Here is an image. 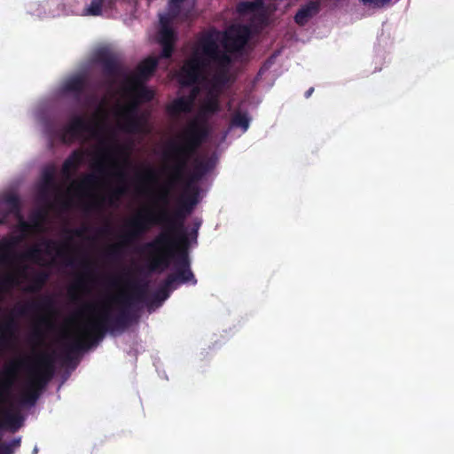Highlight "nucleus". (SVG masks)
Segmentation results:
<instances>
[{"instance_id": "nucleus-1", "label": "nucleus", "mask_w": 454, "mask_h": 454, "mask_svg": "<svg viewBox=\"0 0 454 454\" xmlns=\"http://www.w3.org/2000/svg\"><path fill=\"white\" fill-rule=\"evenodd\" d=\"M130 292L121 293L116 301L121 305L119 312L112 316L109 309L100 311L98 317L89 321L83 328V334L90 343L81 338H76L71 342L64 344L63 361L69 364L73 360V355L90 347V344L101 340L109 332L124 331L138 317L137 312L140 303L146 302L148 283L131 281L129 283Z\"/></svg>"}, {"instance_id": "nucleus-2", "label": "nucleus", "mask_w": 454, "mask_h": 454, "mask_svg": "<svg viewBox=\"0 0 454 454\" xmlns=\"http://www.w3.org/2000/svg\"><path fill=\"white\" fill-rule=\"evenodd\" d=\"M189 247L190 239L186 233L179 237H170L168 232H160L153 240L144 247L152 257L150 270L163 271L168 268L171 259H174L175 271L167 276V285H196L197 279L191 270Z\"/></svg>"}, {"instance_id": "nucleus-3", "label": "nucleus", "mask_w": 454, "mask_h": 454, "mask_svg": "<svg viewBox=\"0 0 454 454\" xmlns=\"http://www.w3.org/2000/svg\"><path fill=\"white\" fill-rule=\"evenodd\" d=\"M209 130L207 122L192 121L188 127L168 144L165 156L173 161L170 184H184L185 190L199 189L197 183L204 176L192 168L187 174L189 161L196 155L198 150L207 140Z\"/></svg>"}, {"instance_id": "nucleus-4", "label": "nucleus", "mask_w": 454, "mask_h": 454, "mask_svg": "<svg viewBox=\"0 0 454 454\" xmlns=\"http://www.w3.org/2000/svg\"><path fill=\"white\" fill-rule=\"evenodd\" d=\"M211 62L217 65V72L213 77L215 85H225L229 79L231 57L220 50L214 32H207L199 38L191 57L181 67V86L199 84L204 79L205 72Z\"/></svg>"}, {"instance_id": "nucleus-5", "label": "nucleus", "mask_w": 454, "mask_h": 454, "mask_svg": "<svg viewBox=\"0 0 454 454\" xmlns=\"http://www.w3.org/2000/svg\"><path fill=\"white\" fill-rule=\"evenodd\" d=\"M155 224H160L163 227L161 232H168L170 237L185 234L184 215L181 210L170 213L167 209H163L158 215H154L149 210L140 211L127 222L126 230L121 235V243L110 247L108 255L118 256L121 246L131 245Z\"/></svg>"}, {"instance_id": "nucleus-6", "label": "nucleus", "mask_w": 454, "mask_h": 454, "mask_svg": "<svg viewBox=\"0 0 454 454\" xmlns=\"http://www.w3.org/2000/svg\"><path fill=\"white\" fill-rule=\"evenodd\" d=\"M159 58L148 57L137 67L136 73L131 77L128 76L127 70L119 58V55L107 47L98 49L93 55V63L99 65L102 74L106 78L108 87L117 84L120 79L125 78L129 83H142L147 81L155 72Z\"/></svg>"}, {"instance_id": "nucleus-7", "label": "nucleus", "mask_w": 454, "mask_h": 454, "mask_svg": "<svg viewBox=\"0 0 454 454\" xmlns=\"http://www.w3.org/2000/svg\"><path fill=\"white\" fill-rule=\"evenodd\" d=\"M183 3L169 0L168 4V16H161L160 19V28L158 32V42L162 50L161 58H171L175 50L176 35L173 28L170 27V20L177 18L181 13V5Z\"/></svg>"}, {"instance_id": "nucleus-8", "label": "nucleus", "mask_w": 454, "mask_h": 454, "mask_svg": "<svg viewBox=\"0 0 454 454\" xmlns=\"http://www.w3.org/2000/svg\"><path fill=\"white\" fill-rule=\"evenodd\" d=\"M105 129V124L94 126L84 116L76 115L60 131V139L63 143H67L82 132H90L94 137H99Z\"/></svg>"}, {"instance_id": "nucleus-9", "label": "nucleus", "mask_w": 454, "mask_h": 454, "mask_svg": "<svg viewBox=\"0 0 454 454\" xmlns=\"http://www.w3.org/2000/svg\"><path fill=\"white\" fill-rule=\"evenodd\" d=\"M139 103L135 99L117 112V116L123 120L121 129L127 133H137L143 126L142 117L138 115Z\"/></svg>"}, {"instance_id": "nucleus-10", "label": "nucleus", "mask_w": 454, "mask_h": 454, "mask_svg": "<svg viewBox=\"0 0 454 454\" xmlns=\"http://www.w3.org/2000/svg\"><path fill=\"white\" fill-rule=\"evenodd\" d=\"M55 355L43 353L37 360L36 367L33 372V376L36 377L35 383L40 387H46L55 374Z\"/></svg>"}, {"instance_id": "nucleus-11", "label": "nucleus", "mask_w": 454, "mask_h": 454, "mask_svg": "<svg viewBox=\"0 0 454 454\" xmlns=\"http://www.w3.org/2000/svg\"><path fill=\"white\" fill-rule=\"evenodd\" d=\"M87 87L86 76L77 74L68 77L62 85V90L66 94H71L75 101L79 102Z\"/></svg>"}, {"instance_id": "nucleus-12", "label": "nucleus", "mask_w": 454, "mask_h": 454, "mask_svg": "<svg viewBox=\"0 0 454 454\" xmlns=\"http://www.w3.org/2000/svg\"><path fill=\"white\" fill-rule=\"evenodd\" d=\"M320 10L321 0H309L298 9L294 20L298 26L304 27L312 18L319 13Z\"/></svg>"}, {"instance_id": "nucleus-13", "label": "nucleus", "mask_w": 454, "mask_h": 454, "mask_svg": "<svg viewBox=\"0 0 454 454\" xmlns=\"http://www.w3.org/2000/svg\"><path fill=\"white\" fill-rule=\"evenodd\" d=\"M53 308V300L50 296H43L36 301H29L17 309L20 316H26L29 313L48 311Z\"/></svg>"}, {"instance_id": "nucleus-14", "label": "nucleus", "mask_w": 454, "mask_h": 454, "mask_svg": "<svg viewBox=\"0 0 454 454\" xmlns=\"http://www.w3.org/2000/svg\"><path fill=\"white\" fill-rule=\"evenodd\" d=\"M242 33L239 32L235 35H226L223 47L226 53L239 52L243 50L248 40L249 30L244 27Z\"/></svg>"}, {"instance_id": "nucleus-15", "label": "nucleus", "mask_w": 454, "mask_h": 454, "mask_svg": "<svg viewBox=\"0 0 454 454\" xmlns=\"http://www.w3.org/2000/svg\"><path fill=\"white\" fill-rule=\"evenodd\" d=\"M43 244L46 248V254H50L52 251H56L57 255L64 260V263L67 266L73 267L75 265V259L69 254V246L67 243L60 245L52 239H46L43 242Z\"/></svg>"}, {"instance_id": "nucleus-16", "label": "nucleus", "mask_w": 454, "mask_h": 454, "mask_svg": "<svg viewBox=\"0 0 454 454\" xmlns=\"http://www.w3.org/2000/svg\"><path fill=\"white\" fill-rule=\"evenodd\" d=\"M25 364V360H16L8 364L4 370V380L1 383L0 394L8 393L13 384L19 370Z\"/></svg>"}, {"instance_id": "nucleus-17", "label": "nucleus", "mask_w": 454, "mask_h": 454, "mask_svg": "<svg viewBox=\"0 0 454 454\" xmlns=\"http://www.w3.org/2000/svg\"><path fill=\"white\" fill-rule=\"evenodd\" d=\"M102 144L106 143H113L114 146L111 148H108L106 152V153L97 161H95L92 165V168L95 172L100 174V175H106L107 173V167H106V156L109 154V153L113 150H114L117 153L122 152V147L120 146L115 143V136L113 131L110 132V137L108 138L103 139Z\"/></svg>"}, {"instance_id": "nucleus-18", "label": "nucleus", "mask_w": 454, "mask_h": 454, "mask_svg": "<svg viewBox=\"0 0 454 454\" xmlns=\"http://www.w3.org/2000/svg\"><path fill=\"white\" fill-rule=\"evenodd\" d=\"M200 189L185 190L180 200L179 207L176 210H181L182 214H191L194 207L199 202Z\"/></svg>"}, {"instance_id": "nucleus-19", "label": "nucleus", "mask_w": 454, "mask_h": 454, "mask_svg": "<svg viewBox=\"0 0 454 454\" xmlns=\"http://www.w3.org/2000/svg\"><path fill=\"white\" fill-rule=\"evenodd\" d=\"M116 0H90L82 10V15L99 16L102 14L103 8L113 9Z\"/></svg>"}, {"instance_id": "nucleus-20", "label": "nucleus", "mask_w": 454, "mask_h": 454, "mask_svg": "<svg viewBox=\"0 0 454 454\" xmlns=\"http://www.w3.org/2000/svg\"><path fill=\"white\" fill-rule=\"evenodd\" d=\"M35 381L36 377L33 376L28 383L27 389L21 395L20 401L22 403L33 406L39 398L41 391L45 387H40V385L36 384Z\"/></svg>"}, {"instance_id": "nucleus-21", "label": "nucleus", "mask_w": 454, "mask_h": 454, "mask_svg": "<svg viewBox=\"0 0 454 454\" xmlns=\"http://www.w3.org/2000/svg\"><path fill=\"white\" fill-rule=\"evenodd\" d=\"M85 152L82 149L74 150L71 154L65 160L62 165V172L66 176H69L72 170H76L83 162Z\"/></svg>"}, {"instance_id": "nucleus-22", "label": "nucleus", "mask_w": 454, "mask_h": 454, "mask_svg": "<svg viewBox=\"0 0 454 454\" xmlns=\"http://www.w3.org/2000/svg\"><path fill=\"white\" fill-rule=\"evenodd\" d=\"M15 241L9 239L0 240V266H7L12 262L13 257V247Z\"/></svg>"}, {"instance_id": "nucleus-23", "label": "nucleus", "mask_w": 454, "mask_h": 454, "mask_svg": "<svg viewBox=\"0 0 454 454\" xmlns=\"http://www.w3.org/2000/svg\"><path fill=\"white\" fill-rule=\"evenodd\" d=\"M192 106L191 100H188L186 97H179L167 106V111L169 114L176 116L182 113H189Z\"/></svg>"}, {"instance_id": "nucleus-24", "label": "nucleus", "mask_w": 454, "mask_h": 454, "mask_svg": "<svg viewBox=\"0 0 454 454\" xmlns=\"http://www.w3.org/2000/svg\"><path fill=\"white\" fill-rule=\"evenodd\" d=\"M219 110L220 104L218 96L211 91L208 92L201 106L200 114L202 115L209 116L216 114Z\"/></svg>"}, {"instance_id": "nucleus-25", "label": "nucleus", "mask_w": 454, "mask_h": 454, "mask_svg": "<svg viewBox=\"0 0 454 454\" xmlns=\"http://www.w3.org/2000/svg\"><path fill=\"white\" fill-rule=\"evenodd\" d=\"M134 86L131 88V91L136 95L135 100L138 103L150 102L154 97L153 90L144 86L142 83H132Z\"/></svg>"}, {"instance_id": "nucleus-26", "label": "nucleus", "mask_w": 454, "mask_h": 454, "mask_svg": "<svg viewBox=\"0 0 454 454\" xmlns=\"http://www.w3.org/2000/svg\"><path fill=\"white\" fill-rule=\"evenodd\" d=\"M230 124L231 127L240 128L245 132L249 128L250 118L247 113L236 111L231 118Z\"/></svg>"}, {"instance_id": "nucleus-27", "label": "nucleus", "mask_w": 454, "mask_h": 454, "mask_svg": "<svg viewBox=\"0 0 454 454\" xmlns=\"http://www.w3.org/2000/svg\"><path fill=\"white\" fill-rule=\"evenodd\" d=\"M49 273L46 271H38L33 277L31 285L27 287V292H39L49 279Z\"/></svg>"}, {"instance_id": "nucleus-28", "label": "nucleus", "mask_w": 454, "mask_h": 454, "mask_svg": "<svg viewBox=\"0 0 454 454\" xmlns=\"http://www.w3.org/2000/svg\"><path fill=\"white\" fill-rule=\"evenodd\" d=\"M176 288V286H173L172 285H167V279L165 278L163 284L154 293L153 301L158 303L164 301L169 297L170 292Z\"/></svg>"}, {"instance_id": "nucleus-29", "label": "nucleus", "mask_w": 454, "mask_h": 454, "mask_svg": "<svg viewBox=\"0 0 454 454\" xmlns=\"http://www.w3.org/2000/svg\"><path fill=\"white\" fill-rule=\"evenodd\" d=\"M214 168V161L212 159L200 160L198 158L194 160L193 168L203 176H205Z\"/></svg>"}, {"instance_id": "nucleus-30", "label": "nucleus", "mask_w": 454, "mask_h": 454, "mask_svg": "<svg viewBox=\"0 0 454 454\" xmlns=\"http://www.w3.org/2000/svg\"><path fill=\"white\" fill-rule=\"evenodd\" d=\"M43 251L38 246H34L24 253L23 258L35 263L41 264L43 262Z\"/></svg>"}, {"instance_id": "nucleus-31", "label": "nucleus", "mask_w": 454, "mask_h": 454, "mask_svg": "<svg viewBox=\"0 0 454 454\" xmlns=\"http://www.w3.org/2000/svg\"><path fill=\"white\" fill-rule=\"evenodd\" d=\"M262 6L260 5V3L257 2H249V1H243L238 4L237 5V11L239 13L246 14V13H252L257 11Z\"/></svg>"}, {"instance_id": "nucleus-32", "label": "nucleus", "mask_w": 454, "mask_h": 454, "mask_svg": "<svg viewBox=\"0 0 454 454\" xmlns=\"http://www.w3.org/2000/svg\"><path fill=\"white\" fill-rule=\"evenodd\" d=\"M127 192L128 188L125 184L116 187L111 192V193L106 198L107 203L110 206L116 205V202L121 199V196L126 194Z\"/></svg>"}, {"instance_id": "nucleus-33", "label": "nucleus", "mask_w": 454, "mask_h": 454, "mask_svg": "<svg viewBox=\"0 0 454 454\" xmlns=\"http://www.w3.org/2000/svg\"><path fill=\"white\" fill-rule=\"evenodd\" d=\"M4 202L10 207V211L13 214H20V201L18 195L14 193L7 194L4 197Z\"/></svg>"}, {"instance_id": "nucleus-34", "label": "nucleus", "mask_w": 454, "mask_h": 454, "mask_svg": "<svg viewBox=\"0 0 454 454\" xmlns=\"http://www.w3.org/2000/svg\"><path fill=\"white\" fill-rule=\"evenodd\" d=\"M98 183V177L94 174L85 175L82 180L78 183L77 188L80 191H85Z\"/></svg>"}, {"instance_id": "nucleus-35", "label": "nucleus", "mask_w": 454, "mask_h": 454, "mask_svg": "<svg viewBox=\"0 0 454 454\" xmlns=\"http://www.w3.org/2000/svg\"><path fill=\"white\" fill-rule=\"evenodd\" d=\"M42 179L45 187H51L55 184V170L53 168H46L42 174Z\"/></svg>"}, {"instance_id": "nucleus-36", "label": "nucleus", "mask_w": 454, "mask_h": 454, "mask_svg": "<svg viewBox=\"0 0 454 454\" xmlns=\"http://www.w3.org/2000/svg\"><path fill=\"white\" fill-rule=\"evenodd\" d=\"M15 330V323L13 319H10L6 322L3 326V336L2 340L4 341L6 340V334L12 336Z\"/></svg>"}, {"instance_id": "nucleus-37", "label": "nucleus", "mask_w": 454, "mask_h": 454, "mask_svg": "<svg viewBox=\"0 0 454 454\" xmlns=\"http://www.w3.org/2000/svg\"><path fill=\"white\" fill-rule=\"evenodd\" d=\"M74 288L81 289V290H84L86 288V280H85L84 277L78 278L77 280L75 281L74 285L72 286L71 288L69 289V294L72 296H73V290Z\"/></svg>"}, {"instance_id": "nucleus-38", "label": "nucleus", "mask_w": 454, "mask_h": 454, "mask_svg": "<svg viewBox=\"0 0 454 454\" xmlns=\"http://www.w3.org/2000/svg\"><path fill=\"white\" fill-rule=\"evenodd\" d=\"M142 178L146 182H155L156 181V172L153 168H148L145 171Z\"/></svg>"}, {"instance_id": "nucleus-39", "label": "nucleus", "mask_w": 454, "mask_h": 454, "mask_svg": "<svg viewBox=\"0 0 454 454\" xmlns=\"http://www.w3.org/2000/svg\"><path fill=\"white\" fill-rule=\"evenodd\" d=\"M190 87H192L190 92V95L186 97L188 100H191V104L192 105L195 98L200 93V88L198 87V84L191 85Z\"/></svg>"}, {"instance_id": "nucleus-40", "label": "nucleus", "mask_w": 454, "mask_h": 454, "mask_svg": "<svg viewBox=\"0 0 454 454\" xmlns=\"http://www.w3.org/2000/svg\"><path fill=\"white\" fill-rule=\"evenodd\" d=\"M390 0H362L364 4L370 6H382L385 4L388 3Z\"/></svg>"}, {"instance_id": "nucleus-41", "label": "nucleus", "mask_w": 454, "mask_h": 454, "mask_svg": "<svg viewBox=\"0 0 454 454\" xmlns=\"http://www.w3.org/2000/svg\"><path fill=\"white\" fill-rule=\"evenodd\" d=\"M87 228L86 227H83V228H79V229H68V230H66V232L68 233V234H71L73 236H75V237H82L84 232L87 231Z\"/></svg>"}, {"instance_id": "nucleus-42", "label": "nucleus", "mask_w": 454, "mask_h": 454, "mask_svg": "<svg viewBox=\"0 0 454 454\" xmlns=\"http://www.w3.org/2000/svg\"><path fill=\"white\" fill-rule=\"evenodd\" d=\"M1 454H13L14 450L11 448L8 443H2L0 445Z\"/></svg>"}, {"instance_id": "nucleus-43", "label": "nucleus", "mask_w": 454, "mask_h": 454, "mask_svg": "<svg viewBox=\"0 0 454 454\" xmlns=\"http://www.w3.org/2000/svg\"><path fill=\"white\" fill-rule=\"evenodd\" d=\"M99 207H100V204L98 202L88 203L85 205L84 210L86 212H90L92 210H96V209L99 208Z\"/></svg>"}, {"instance_id": "nucleus-44", "label": "nucleus", "mask_w": 454, "mask_h": 454, "mask_svg": "<svg viewBox=\"0 0 454 454\" xmlns=\"http://www.w3.org/2000/svg\"><path fill=\"white\" fill-rule=\"evenodd\" d=\"M20 438H14L12 439L10 442H8V444L11 446V448H12L13 450H15L16 448H19L20 446Z\"/></svg>"}, {"instance_id": "nucleus-45", "label": "nucleus", "mask_w": 454, "mask_h": 454, "mask_svg": "<svg viewBox=\"0 0 454 454\" xmlns=\"http://www.w3.org/2000/svg\"><path fill=\"white\" fill-rule=\"evenodd\" d=\"M32 337L35 340H41L43 337V333L39 328H35Z\"/></svg>"}, {"instance_id": "nucleus-46", "label": "nucleus", "mask_w": 454, "mask_h": 454, "mask_svg": "<svg viewBox=\"0 0 454 454\" xmlns=\"http://www.w3.org/2000/svg\"><path fill=\"white\" fill-rule=\"evenodd\" d=\"M98 232L102 235H106L110 233V226L107 224L98 230Z\"/></svg>"}, {"instance_id": "nucleus-47", "label": "nucleus", "mask_w": 454, "mask_h": 454, "mask_svg": "<svg viewBox=\"0 0 454 454\" xmlns=\"http://www.w3.org/2000/svg\"><path fill=\"white\" fill-rule=\"evenodd\" d=\"M117 176L120 181L124 182L127 177V175L124 171H120L117 173Z\"/></svg>"}, {"instance_id": "nucleus-48", "label": "nucleus", "mask_w": 454, "mask_h": 454, "mask_svg": "<svg viewBox=\"0 0 454 454\" xmlns=\"http://www.w3.org/2000/svg\"><path fill=\"white\" fill-rule=\"evenodd\" d=\"M200 226V222H195L193 223V226H192L193 231H195V240L197 239L198 231H199Z\"/></svg>"}, {"instance_id": "nucleus-49", "label": "nucleus", "mask_w": 454, "mask_h": 454, "mask_svg": "<svg viewBox=\"0 0 454 454\" xmlns=\"http://www.w3.org/2000/svg\"><path fill=\"white\" fill-rule=\"evenodd\" d=\"M20 228L22 231H27L30 228L29 224L26 222H21Z\"/></svg>"}, {"instance_id": "nucleus-50", "label": "nucleus", "mask_w": 454, "mask_h": 454, "mask_svg": "<svg viewBox=\"0 0 454 454\" xmlns=\"http://www.w3.org/2000/svg\"><path fill=\"white\" fill-rule=\"evenodd\" d=\"M168 191H163L160 194V199L167 202L168 201Z\"/></svg>"}, {"instance_id": "nucleus-51", "label": "nucleus", "mask_w": 454, "mask_h": 454, "mask_svg": "<svg viewBox=\"0 0 454 454\" xmlns=\"http://www.w3.org/2000/svg\"><path fill=\"white\" fill-rule=\"evenodd\" d=\"M314 91V88H309L306 92H305V97L306 98H309L311 96V94L313 93Z\"/></svg>"}, {"instance_id": "nucleus-52", "label": "nucleus", "mask_w": 454, "mask_h": 454, "mask_svg": "<svg viewBox=\"0 0 454 454\" xmlns=\"http://www.w3.org/2000/svg\"><path fill=\"white\" fill-rule=\"evenodd\" d=\"M184 231H186L185 229H184ZM185 233H187V232H185ZM186 235H187L188 238H189V236H191L195 240V231H193V228L192 229L190 234L189 235L186 234Z\"/></svg>"}, {"instance_id": "nucleus-53", "label": "nucleus", "mask_w": 454, "mask_h": 454, "mask_svg": "<svg viewBox=\"0 0 454 454\" xmlns=\"http://www.w3.org/2000/svg\"><path fill=\"white\" fill-rule=\"evenodd\" d=\"M40 323H41V324H47V323H48V320H47V318H46V317H42V318L40 319Z\"/></svg>"}, {"instance_id": "nucleus-54", "label": "nucleus", "mask_w": 454, "mask_h": 454, "mask_svg": "<svg viewBox=\"0 0 454 454\" xmlns=\"http://www.w3.org/2000/svg\"><path fill=\"white\" fill-rule=\"evenodd\" d=\"M82 267L88 268L89 267V263L87 262H82Z\"/></svg>"}, {"instance_id": "nucleus-55", "label": "nucleus", "mask_w": 454, "mask_h": 454, "mask_svg": "<svg viewBox=\"0 0 454 454\" xmlns=\"http://www.w3.org/2000/svg\"><path fill=\"white\" fill-rule=\"evenodd\" d=\"M254 1H255V2H257V3H260V5H261V6H262V2H263L264 0H254Z\"/></svg>"}]
</instances>
